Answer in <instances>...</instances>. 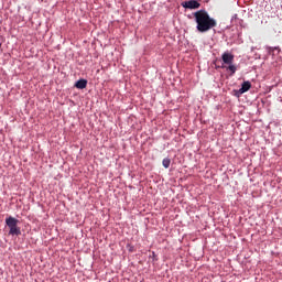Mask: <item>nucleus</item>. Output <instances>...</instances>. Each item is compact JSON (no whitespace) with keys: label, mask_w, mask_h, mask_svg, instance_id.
<instances>
[{"label":"nucleus","mask_w":282,"mask_h":282,"mask_svg":"<svg viewBox=\"0 0 282 282\" xmlns=\"http://www.w3.org/2000/svg\"><path fill=\"white\" fill-rule=\"evenodd\" d=\"M194 19L196 21V30L198 32H208L213 30V28H217V20L210 18L208 11L198 10L194 13Z\"/></svg>","instance_id":"1"},{"label":"nucleus","mask_w":282,"mask_h":282,"mask_svg":"<svg viewBox=\"0 0 282 282\" xmlns=\"http://www.w3.org/2000/svg\"><path fill=\"white\" fill-rule=\"evenodd\" d=\"M6 224L8 226L9 230V235H11L12 237H19V235H21V228L19 227V219L9 216L8 218H6Z\"/></svg>","instance_id":"2"},{"label":"nucleus","mask_w":282,"mask_h":282,"mask_svg":"<svg viewBox=\"0 0 282 282\" xmlns=\"http://www.w3.org/2000/svg\"><path fill=\"white\" fill-rule=\"evenodd\" d=\"M182 7L187 10H198V8H202V3L197 2V0H189L182 2Z\"/></svg>","instance_id":"3"},{"label":"nucleus","mask_w":282,"mask_h":282,"mask_svg":"<svg viewBox=\"0 0 282 282\" xmlns=\"http://www.w3.org/2000/svg\"><path fill=\"white\" fill-rule=\"evenodd\" d=\"M221 59L225 65H230L235 62V55H232V53L225 52L221 55Z\"/></svg>","instance_id":"4"},{"label":"nucleus","mask_w":282,"mask_h":282,"mask_svg":"<svg viewBox=\"0 0 282 282\" xmlns=\"http://www.w3.org/2000/svg\"><path fill=\"white\" fill-rule=\"evenodd\" d=\"M228 66L223 65L221 68L223 69H227L228 72H230V76H235V74L237 73V66L235 64H227Z\"/></svg>","instance_id":"5"},{"label":"nucleus","mask_w":282,"mask_h":282,"mask_svg":"<svg viewBox=\"0 0 282 282\" xmlns=\"http://www.w3.org/2000/svg\"><path fill=\"white\" fill-rule=\"evenodd\" d=\"M252 89V84L250 82H243L240 88V94H246V91H250Z\"/></svg>","instance_id":"6"},{"label":"nucleus","mask_w":282,"mask_h":282,"mask_svg":"<svg viewBox=\"0 0 282 282\" xmlns=\"http://www.w3.org/2000/svg\"><path fill=\"white\" fill-rule=\"evenodd\" d=\"M75 87L77 89H85L87 87V79H79L76 82Z\"/></svg>","instance_id":"7"},{"label":"nucleus","mask_w":282,"mask_h":282,"mask_svg":"<svg viewBox=\"0 0 282 282\" xmlns=\"http://www.w3.org/2000/svg\"><path fill=\"white\" fill-rule=\"evenodd\" d=\"M162 165L164 166V169H169V166H171V159L169 158L163 159Z\"/></svg>","instance_id":"8"},{"label":"nucleus","mask_w":282,"mask_h":282,"mask_svg":"<svg viewBox=\"0 0 282 282\" xmlns=\"http://www.w3.org/2000/svg\"><path fill=\"white\" fill-rule=\"evenodd\" d=\"M243 93H241V88L238 90H234V96H236V98H240L242 96Z\"/></svg>","instance_id":"9"}]
</instances>
